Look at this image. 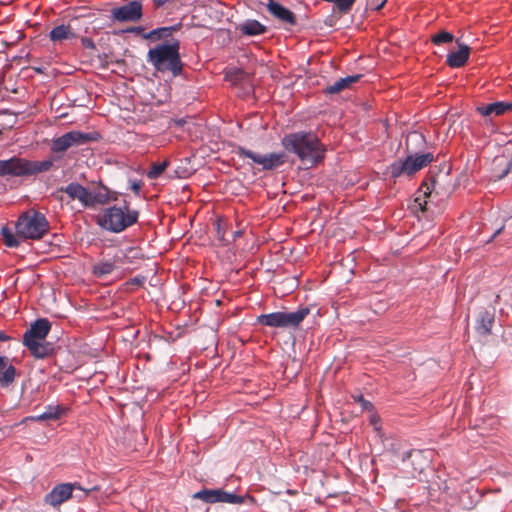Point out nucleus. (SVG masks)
<instances>
[{
  "instance_id": "obj_1",
  "label": "nucleus",
  "mask_w": 512,
  "mask_h": 512,
  "mask_svg": "<svg viewBox=\"0 0 512 512\" xmlns=\"http://www.w3.org/2000/svg\"><path fill=\"white\" fill-rule=\"evenodd\" d=\"M282 146L295 154L304 164L315 166L323 160L325 148L318 137L310 132H295L285 135Z\"/></svg>"
},
{
  "instance_id": "obj_2",
  "label": "nucleus",
  "mask_w": 512,
  "mask_h": 512,
  "mask_svg": "<svg viewBox=\"0 0 512 512\" xmlns=\"http://www.w3.org/2000/svg\"><path fill=\"white\" fill-rule=\"evenodd\" d=\"M179 42L161 43L147 53V61L159 72H171L177 76L182 71Z\"/></svg>"
},
{
  "instance_id": "obj_3",
  "label": "nucleus",
  "mask_w": 512,
  "mask_h": 512,
  "mask_svg": "<svg viewBox=\"0 0 512 512\" xmlns=\"http://www.w3.org/2000/svg\"><path fill=\"white\" fill-rule=\"evenodd\" d=\"M53 166L52 160L31 161L13 156L0 160V177H24L46 172Z\"/></svg>"
},
{
  "instance_id": "obj_4",
  "label": "nucleus",
  "mask_w": 512,
  "mask_h": 512,
  "mask_svg": "<svg viewBox=\"0 0 512 512\" xmlns=\"http://www.w3.org/2000/svg\"><path fill=\"white\" fill-rule=\"evenodd\" d=\"M139 213L127 205L112 206L103 210L98 218V224L105 230L119 233L135 224Z\"/></svg>"
},
{
  "instance_id": "obj_5",
  "label": "nucleus",
  "mask_w": 512,
  "mask_h": 512,
  "mask_svg": "<svg viewBox=\"0 0 512 512\" xmlns=\"http://www.w3.org/2000/svg\"><path fill=\"white\" fill-rule=\"evenodd\" d=\"M16 233L23 239H40L49 230L44 214L37 211L23 213L16 222Z\"/></svg>"
},
{
  "instance_id": "obj_6",
  "label": "nucleus",
  "mask_w": 512,
  "mask_h": 512,
  "mask_svg": "<svg viewBox=\"0 0 512 512\" xmlns=\"http://www.w3.org/2000/svg\"><path fill=\"white\" fill-rule=\"evenodd\" d=\"M309 313L308 307H301L294 312L278 311L261 314L257 317V322L271 328H297Z\"/></svg>"
},
{
  "instance_id": "obj_7",
  "label": "nucleus",
  "mask_w": 512,
  "mask_h": 512,
  "mask_svg": "<svg viewBox=\"0 0 512 512\" xmlns=\"http://www.w3.org/2000/svg\"><path fill=\"white\" fill-rule=\"evenodd\" d=\"M433 161V154H415L409 155L404 160L398 159L394 161L388 168L387 172L394 179L402 175H413L422 168L426 167Z\"/></svg>"
},
{
  "instance_id": "obj_8",
  "label": "nucleus",
  "mask_w": 512,
  "mask_h": 512,
  "mask_svg": "<svg viewBox=\"0 0 512 512\" xmlns=\"http://www.w3.org/2000/svg\"><path fill=\"white\" fill-rule=\"evenodd\" d=\"M90 134L80 131H70L54 139L51 143V150L54 153L65 152L73 146H79L92 140Z\"/></svg>"
},
{
  "instance_id": "obj_9",
  "label": "nucleus",
  "mask_w": 512,
  "mask_h": 512,
  "mask_svg": "<svg viewBox=\"0 0 512 512\" xmlns=\"http://www.w3.org/2000/svg\"><path fill=\"white\" fill-rule=\"evenodd\" d=\"M193 498L200 499L206 503H230L242 504L244 502L243 496H238L233 493L226 492L222 489H203L196 492Z\"/></svg>"
},
{
  "instance_id": "obj_10",
  "label": "nucleus",
  "mask_w": 512,
  "mask_h": 512,
  "mask_svg": "<svg viewBox=\"0 0 512 512\" xmlns=\"http://www.w3.org/2000/svg\"><path fill=\"white\" fill-rule=\"evenodd\" d=\"M239 154L240 156L250 158L254 163L261 165L264 170H272L281 166L285 162V154L282 152L260 155L245 148H240Z\"/></svg>"
},
{
  "instance_id": "obj_11",
  "label": "nucleus",
  "mask_w": 512,
  "mask_h": 512,
  "mask_svg": "<svg viewBox=\"0 0 512 512\" xmlns=\"http://www.w3.org/2000/svg\"><path fill=\"white\" fill-rule=\"evenodd\" d=\"M112 16L119 22H136L142 17V4L139 1H131L113 9Z\"/></svg>"
},
{
  "instance_id": "obj_12",
  "label": "nucleus",
  "mask_w": 512,
  "mask_h": 512,
  "mask_svg": "<svg viewBox=\"0 0 512 512\" xmlns=\"http://www.w3.org/2000/svg\"><path fill=\"white\" fill-rule=\"evenodd\" d=\"M61 191L65 192L71 200H78L83 207H91L96 203V197L78 183H70Z\"/></svg>"
},
{
  "instance_id": "obj_13",
  "label": "nucleus",
  "mask_w": 512,
  "mask_h": 512,
  "mask_svg": "<svg viewBox=\"0 0 512 512\" xmlns=\"http://www.w3.org/2000/svg\"><path fill=\"white\" fill-rule=\"evenodd\" d=\"M74 487L69 483L56 485L47 495L46 501L54 507L58 506L71 497Z\"/></svg>"
},
{
  "instance_id": "obj_14",
  "label": "nucleus",
  "mask_w": 512,
  "mask_h": 512,
  "mask_svg": "<svg viewBox=\"0 0 512 512\" xmlns=\"http://www.w3.org/2000/svg\"><path fill=\"white\" fill-rule=\"evenodd\" d=\"M267 10L275 18L279 19L284 23L290 25H294L296 23L294 13L276 1L270 0L267 4Z\"/></svg>"
},
{
  "instance_id": "obj_15",
  "label": "nucleus",
  "mask_w": 512,
  "mask_h": 512,
  "mask_svg": "<svg viewBox=\"0 0 512 512\" xmlns=\"http://www.w3.org/2000/svg\"><path fill=\"white\" fill-rule=\"evenodd\" d=\"M469 56L470 48L465 44H459L457 51L447 55L446 63L451 68H460L467 63Z\"/></svg>"
},
{
  "instance_id": "obj_16",
  "label": "nucleus",
  "mask_w": 512,
  "mask_h": 512,
  "mask_svg": "<svg viewBox=\"0 0 512 512\" xmlns=\"http://www.w3.org/2000/svg\"><path fill=\"white\" fill-rule=\"evenodd\" d=\"M51 325L47 319L36 320L27 330L23 337L45 340L50 331Z\"/></svg>"
},
{
  "instance_id": "obj_17",
  "label": "nucleus",
  "mask_w": 512,
  "mask_h": 512,
  "mask_svg": "<svg viewBox=\"0 0 512 512\" xmlns=\"http://www.w3.org/2000/svg\"><path fill=\"white\" fill-rule=\"evenodd\" d=\"M16 376V369L9 358L0 356V384L2 386L10 385Z\"/></svg>"
},
{
  "instance_id": "obj_18",
  "label": "nucleus",
  "mask_w": 512,
  "mask_h": 512,
  "mask_svg": "<svg viewBox=\"0 0 512 512\" xmlns=\"http://www.w3.org/2000/svg\"><path fill=\"white\" fill-rule=\"evenodd\" d=\"M23 343L36 358H44L50 352L49 345L45 340L23 337Z\"/></svg>"
},
{
  "instance_id": "obj_19",
  "label": "nucleus",
  "mask_w": 512,
  "mask_h": 512,
  "mask_svg": "<svg viewBox=\"0 0 512 512\" xmlns=\"http://www.w3.org/2000/svg\"><path fill=\"white\" fill-rule=\"evenodd\" d=\"M478 112L483 116H489V115H502L507 111L512 110V102H494L490 103L484 106H480L477 108Z\"/></svg>"
},
{
  "instance_id": "obj_20",
  "label": "nucleus",
  "mask_w": 512,
  "mask_h": 512,
  "mask_svg": "<svg viewBox=\"0 0 512 512\" xmlns=\"http://www.w3.org/2000/svg\"><path fill=\"white\" fill-rule=\"evenodd\" d=\"M65 413V408L60 405H48L45 411L37 416H32L29 419L32 421H45L57 420Z\"/></svg>"
},
{
  "instance_id": "obj_21",
  "label": "nucleus",
  "mask_w": 512,
  "mask_h": 512,
  "mask_svg": "<svg viewBox=\"0 0 512 512\" xmlns=\"http://www.w3.org/2000/svg\"><path fill=\"white\" fill-rule=\"evenodd\" d=\"M74 36L75 34L72 31L70 25L65 24L54 27L49 33L50 39L54 42L71 39Z\"/></svg>"
},
{
  "instance_id": "obj_22",
  "label": "nucleus",
  "mask_w": 512,
  "mask_h": 512,
  "mask_svg": "<svg viewBox=\"0 0 512 512\" xmlns=\"http://www.w3.org/2000/svg\"><path fill=\"white\" fill-rule=\"evenodd\" d=\"M359 79L360 75H352L338 79L327 88V92L330 94L338 93L349 87L351 84L357 82Z\"/></svg>"
},
{
  "instance_id": "obj_23",
  "label": "nucleus",
  "mask_w": 512,
  "mask_h": 512,
  "mask_svg": "<svg viewBox=\"0 0 512 512\" xmlns=\"http://www.w3.org/2000/svg\"><path fill=\"white\" fill-rule=\"evenodd\" d=\"M241 32L245 35L254 36L265 32V26L257 20H247L241 25Z\"/></svg>"
},
{
  "instance_id": "obj_24",
  "label": "nucleus",
  "mask_w": 512,
  "mask_h": 512,
  "mask_svg": "<svg viewBox=\"0 0 512 512\" xmlns=\"http://www.w3.org/2000/svg\"><path fill=\"white\" fill-rule=\"evenodd\" d=\"M494 319L493 317L488 313L484 312L481 314L480 320L477 324V332L480 335H488L491 332L492 325H493Z\"/></svg>"
},
{
  "instance_id": "obj_25",
  "label": "nucleus",
  "mask_w": 512,
  "mask_h": 512,
  "mask_svg": "<svg viewBox=\"0 0 512 512\" xmlns=\"http://www.w3.org/2000/svg\"><path fill=\"white\" fill-rule=\"evenodd\" d=\"M115 268L111 261H101L93 266V273L98 277L110 274Z\"/></svg>"
},
{
  "instance_id": "obj_26",
  "label": "nucleus",
  "mask_w": 512,
  "mask_h": 512,
  "mask_svg": "<svg viewBox=\"0 0 512 512\" xmlns=\"http://www.w3.org/2000/svg\"><path fill=\"white\" fill-rule=\"evenodd\" d=\"M168 165V160L152 164L150 170L147 172V177L151 180L157 179L165 171Z\"/></svg>"
},
{
  "instance_id": "obj_27",
  "label": "nucleus",
  "mask_w": 512,
  "mask_h": 512,
  "mask_svg": "<svg viewBox=\"0 0 512 512\" xmlns=\"http://www.w3.org/2000/svg\"><path fill=\"white\" fill-rule=\"evenodd\" d=\"M2 236L4 239V243L8 247H17L19 246L20 242L18 240V235H14V233L7 227H4L2 229Z\"/></svg>"
},
{
  "instance_id": "obj_28",
  "label": "nucleus",
  "mask_w": 512,
  "mask_h": 512,
  "mask_svg": "<svg viewBox=\"0 0 512 512\" xmlns=\"http://www.w3.org/2000/svg\"><path fill=\"white\" fill-rule=\"evenodd\" d=\"M453 39H454V36L452 33L447 32V31H441V32L433 35L431 38V41L435 45H441L444 43H450L453 41Z\"/></svg>"
},
{
  "instance_id": "obj_29",
  "label": "nucleus",
  "mask_w": 512,
  "mask_h": 512,
  "mask_svg": "<svg viewBox=\"0 0 512 512\" xmlns=\"http://www.w3.org/2000/svg\"><path fill=\"white\" fill-rule=\"evenodd\" d=\"M354 2L355 0H335L334 4H336L340 10L348 11Z\"/></svg>"
},
{
  "instance_id": "obj_30",
  "label": "nucleus",
  "mask_w": 512,
  "mask_h": 512,
  "mask_svg": "<svg viewBox=\"0 0 512 512\" xmlns=\"http://www.w3.org/2000/svg\"><path fill=\"white\" fill-rule=\"evenodd\" d=\"M355 400L358 401L361 404L362 408L365 410H370L372 408V404L369 401L365 400L361 395L355 398Z\"/></svg>"
},
{
  "instance_id": "obj_31",
  "label": "nucleus",
  "mask_w": 512,
  "mask_h": 512,
  "mask_svg": "<svg viewBox=\"0 0 512 512\" xmlns=\"http://www.w3.org/2000/svg\"><path fill=\"white\" fill-rule=\"evenodd\" d=\"M168 29L167 28H161V29H154L152 30L148 35L147 37L148 38H159L161 37V34L165 31H167Z\"/></svg>"
},
{
  "instance_id": "obj_32",
  "label": "nucleus",
  "mask_w": 512,
  "mask_h": 512,
  "mask_svg": "<svg viewBox=\"0 0 512 512\" xmlns=\"http://www.w3.org/2000/svg\"><path fill=\"white\" fill-rule=\"evenodd\" d=\"M81 42L85 48H88V49L95 48V44H94L93 40L90 38L84 37V38H82Z\"/></svg>"
},
{
  "instance_id": "obj_33",
  "label": "nucleus",
  "mask_w": 512,
  "mask_h": 512,
  "mask_svg": "<svg viewBox=\"0 0 512 512\" xmlns=\"http://www.w3.org/2000/svg\"><path fill=\"white\" fill-rule=\"evenodd\" d=\"M141 187H142V183L141 181H138V180H135L131 183V189L132 191L138 195L140 193V190H141Z\"/></svg>"
},
{
  "instance_id": "obj_34",
  "label": "nucleus",
  "mask_w": 512,
  "mask_h": 512,
  "mask_svg": "<svg viewBox=\"0 0 512 512\" xmlns=\"http://www.w3.org/2000/svg\"><path fill=\"white\" fill-rule=\"evenodd\" d=\"M415 202L419 205V207H420V209H421L422 211H424V210L426 209V207H425V205H426V201H424V200L422 201L420 197H417V198L415 199Z\"/></svg>"
},
{
  "instance_id": "obj_35",
  "label": "nucleus",
  "mask_w": 512,
  "mask_h": 512,
  "mask_svg": "<svg viewBox=\"0 0 512 512\" xmlns=\"http://www.w3.org/2000/svg\"><path fill=\"white\" fill-rule=\"evenodd\" d=\"M10 336H8L4 331L0 330V342H5L10 340Z\"/></svg>"
},
{
  "instance_id": "obj_36",
  "label": "nucleus",
  "mask_w": 512,
  "mask_h": 512,
  "mask_svg": "<svg viewBox=\"0 0 512 512\" xmlns=\"http://www.w3.org/2000/svg\"><path fill=\"white\" fill-rule=\"evenodd\" d=\"M154 3L157 5V6H161L165 3V0H154Z\"/></svg>"
},
{
  "instance_id": "obj_37",
  "label": "nucleus",
  "mask_w": 512,
  "mask_h": 512,
  "mask_svg": "<svg viewBox=\"0 0 512 512\" xmlns=\"http://www.w3.org/2000/svg\"><path fill=\"white\" fill-rule=\"evenodd\" d=\"M503 227L499 228L495 233L494 235L492 236V238H495L501 231H502Z\"/></svg>"
},
{
  "instance_id": "obj_38",
  "label": "nucleus",
  "mask_w": 512,
  "mask_h": 512,
  "mask_svg": "<svg viewBox=\"0 0 512 512\" xmlns=\"http://www.w3.org/2000/svg\"><path fill=\"white\" fill-rule=\"evenodd\" d=\"M371 423H372V424H374V425L376 424V418H375V416H372V417H371Z\"/></svg>"
},
{
  "instance_id": "obj_39",
  "label": "nucleus",
  "mask_w": 512,
  "mask_h": 512,
  "mask_svg": "<svg viewBox=\"0 0 512 512\" xmlns=\"http://www.w3.org/2000/svg\"><path fill=\"white\" fill-rule=\"evenodd\" d=\"M385 1H386V0H383V2L381 3V5H380L379 7L383 6V4L385 3Z\"/></svg>"
}]
</instances>
